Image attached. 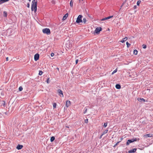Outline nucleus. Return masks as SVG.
I'll return each instance as SVG.
<instances>
[{"instance_id":"31","label":"nucleus","mask_w":153,"mask_h":153,"mask_svg":"<svg viewBox=\"0 0 153 153\" xmlns=\"http://www.w3.org/2000/svg\"><path fill=\"white\" fill-rule=\"evenodd\" d=\"M140 2H141V1H137V5H139V4H140Z\"/></svg>"},{"instance_id":"26","label":"nucleus","mask_w":153,"mask_h":153,"mask_svg":"<svg viewBox=\"0 0 153 153\" xmlns=\"http://www.w3.org/2000/svg\"><path fill=\"white\" fill-rule=\"evenodd\" d=\"M19 91H21L23 90V88L21 86L19 87Z\"/></svg>"},{"instance_id":"38","label":"nucleus","mask_w":153,"mask_h":153,"mask_svg":"<svg viewBox=\"0 0 153 153\" xmlns=\"http://www.w3.org/2000/svg\"><path fill=\"white\" fill-rule=\"evenodd\" d=\"M103 135V134H102V135L100 136V139H101V138H102V136Z\"/></svg>"},{"instance_id":"36","label":"nucleus","mask_w":153,"mask_h":153,"mask_svg":"<svg viewBox=\"0 0 153 153\" xmlns=\"http://www.w3.org/2000/svg\"><path fill=\"white\" fill-rule=\"evenodd\" d=\"M78 59H76V64L78 63Z\"/></svg>"},{"instance_id":"28","label":"nucleus","mask_w":153,"mask_h":153,"mask_svg":"<svg viewBox=\"0 0 153 153\" xmlns=\"http://www.w3.org/2000/svg\"><path fill=\"white\" fill-rule=\"evenodd\" d=\"M120 142V141L118 142L117 143H116L114 145V147H115L116 146H117Z\"/></svg>"},{"instance_id":"9","label":"nucleus","mask_w":153,"mask_h":153,"mask_svg":"<svg viewBox=\"0 0 153 153\" xmlns=\"http://www.w3.org/2000/svg\"><path fill=\"white\" fill-rule=\"evenodd\" d=\"M145 137L147 138L148 137H153V134H146L144 136Z\"/></svg>"},{"instance_id":"29","label":"nucleus","mask_w":153,"mask_h":153,"mask_svg":"<svg viewBox=\"0 0 153 153\" xmlns=\"http://www.w3.org/2000/svg\"><path fill=\"white\" fill-rule=\"evenodd\" d=\"M107 126V123H105L104 124V126L105 128Z\"/></svg>"},{"instance_id":"32","label":"nucleus","mask_w":153,"mask_h":153,"mask_svg":"<svg viewBox=\"0 0 153 153\" xmlns=\"http://www.w3.org/2000/svg\"><path fill=\"white\" fill-rule=\"evenodd\" d=\"M49 78H48L47 80V83H49Z\"/></svg>"},{"instance_id":"40","label":"nucleus","mask_w":153,"mask_h":153,"mask_svg":"<svg viewBox=\"0 0 153 153\" xmlns=\"http://www.w3.org/2000/svg\"><path fill=\"white\" fill-rule=\"evenodd\" d=\"M123 138H121V139H120V142L123 140Z\"/></svg>"},{"instance_id":"39","label":"nucleus","mask_w":153,"mask_h":153,"mask_svg":"<svg viewBox=\"0 0 153 153\" xmlns=\"http://www.w3.org/2000/svg\"><path fill=\"white\" fill-rule=\"evenodd\" d=\"M87 109H86L85 110V111H84V114L85 113H86V112H87Z\"/></svg>"},{"instance_id":"8","label":"nucleus","mask_w":153,"mask_h":153,"mask_svg":"<svg viewBox=\"0 0 153 153\" xmlns=\"http://www.w3.org/2000/svg\"><path fill=\"white\" fill-rule=\"evenodd\" d=\"M71 105V102L70 100H68L66 102V106L67 108L69 107Z\"/></svg>"},{"instance_id":"41","label":"nucleus","mask_w":153,"mask_h":153,"mask_svg":"<svg viewBox=\"0 0 153 153\" xmlns=\"http://www.w3.org/2000/svg\"><path fill=\"white\" fill-rule=\"evenodd\" d=\"M56 69L58 71H59V68H57Z\"/></svg>"},{"instance_id":"14","label":"nucleus","mask_w":153,"mask_h":153,"mask_svg":"<svg viewBox=\"0 0 153 153\" xmlns=\"http://www.w3.org/2000/svg\"><path fill=\"white\" fill-rule=\"evenodd\" d=\"M137 100L139 101H141L142 100L144 102H146L145 100L143 98H139L137 99Z\"/></svg>"},{"instance_id":"44","label":"nucleus","mask_w":153,"mask_h":153,"mask_svg":"<svg viewBox=\"0 0 153 153\" xmlns=\"http://www.w3.org/2000/svg\"><path fill=\"white\" fill-rule=\"evenodd\" d=\"M123 5V3L121 7H122Z\"/></svg>"},{"instance_id":"20","label":"nucleus","mask_w":153,"mask_h":153,"mask_svg":"<svg viewBox=\"0 0 153 153\" xmlns=\"http://www.w3.org/2000/svg\"><path fill=\"white\" fill-rule=\"evenodd\" d=\"M137 50L135 49L134 51V54L135 55H137Z\"/></svg>"},{"instance_id":"18","label":"nucleus","mask_w":153,"mask_h":153,"mask_svg":"<svg viewBox=\"0 0 153 153\" xmlns=\"http://www.w3.org/2000/svg\"><path fill=\"white\" fill-rule=\"evenodd\" d=\"M55 139V137L53 136H52L51 138L50 141L51 142H52Z\"/></svg>"},{"instance_id":"19","label":"nucleus","mask_w":153,"mask_h":153,"mask_svg":"<svg viewBox=\"0 0 153 153\" xmlns=\"http://www.w3.org/2000/svg\"><path fill=\"white\" fill-rule=\"evenodd\" d=\"M7 16V13L6 11H4L3 12V16L4 17H6Z\"/></svg>"},{"instance_id":"46","label":"nucleus","mask_w":153,"mask_h":153,"mask_svg":"<svg viewBox=\"0 0 153 153\" xmlns=\"http://www.w3.org/2000/svg\"><path fill=\"white\" fill-rule=\"evenodd\" d=\"M28 1H30L31 0H28Z\"/></svg>"},{"instance_id":"13","label":"nucleus","mask_w":153,"mask_h":153,"mask_svg":"<svg viewBox=\"0 0 153 153\" xmlns=\"http://www.w3.org/2000/svg\"><path fill=\"white\" fill-rule=\"evenodd\" d=\"M23 147V146L22 145H18L17 146L16 148L19 150L21 149Z\"/></svg>"},{"instance_id":"4","label":"nucleus","mask_w":153,"mask_h":153,"mask_svg":"<svg viewBox=\"0 0 153 153\" xmlns=\"http://www.w3.org/2000/svg\"><path fill=\"white\" fill-rule=\"evenodd\" d=\"M137 140V139L136 138H135L133 139H132L131 140H127L126 143V145L127 146L130 143H132L134 141H136Z\"/></svg>"},{"instance_id":"27","label":"nucleus","mask_w":153,"mask_h":153,"mask_svg":"<svg viewBox=\"0 0 153 153\" xmlns=\"http://www.w3.org/2000/svg\"><path fill=\"white\" fill-rule=\"evenodd\" d=\"M42 74H43V72L42 71H39V75H42Z\"/></svg>"},{"instance_id":"17","label":"nucleus","mask_w":153,"mask_h":153,"mask_svg":"<svg viewBox=\"0 0 153 153\" xmlns=\"http://www.w3.org/2000/svg\"><path fill=\"white\" fill-rule=\"evenodd\" d=\"M115 87L117 89H119L121 88L120 85L119 84H117L115 86Z\"/></svg>"},{"instance_id":"45","label":"nucleus","mask_w":153,"mask_h":153,"mask_svg":"<svg viewBox=\"0 0 153 153\" xmlns=\"http://www.w3.org/2000/svg\"><path fill=\"white\" fill-rule=\"evenodd\" d=\"M137 140H138V141H139V138H138V139H137Z\"/></svg>"},{"instance_id":"30","label":"nucleus","mask_w":153,"mask_h":153,"mask_svg":"<svg viewBox=\"0 0 153 153\" xmlns=\"http://www.w3.org/2000/svg\"><path fill=\"white\" fill-rule=\"evenodd\" d=\"M117 71V69L114 70L112 73V74H114V73H115Z\"/></svg>"},{"instance_id":"24","label":"nucleus","mask_w":153,"mask_h":153,"mask_svg":"<svg viewBox=\"0 0 153 153\" xmlns=\"http://www.w3.org/2000/svg\"><path fill=\"white\" fill-rule=\"evenodd\" d=\"M53 108H56V104L55 103H54L53 104Z\"/></svg>"},{"instance_id":"33","label":"nucleus","mask_w":153,"mask_h":153,"mask_svg":"<svg viewBox=\"0 0 153 153\" xmlns=\"http://www.w3.org/2000/svg\"><path fill=\"white\" fill-rule=\"evenodd\" d=\"M142 46L143 47V48L144 49H145L146 48V46L144 45H143Z\"/></svg>"},{"instance_id":"11","label":"nucleus","mask_w":153,"mask_h":153,"mask_svg":"<svg viewBox=\"0 0 153 153\" xmlns=\"http://www.w3.org/2000/svg\"><path fill=\"white\" fill-rule=\"evenodd\" d=\"M137 150L136 149H132L129 150L128 152V153H134Z\"/></svg>"},{"instance_id":"7","label":"nucleus","mask_w":153,"mask_h":153,"mask_svg":"<svg viewBox=\"0 0 153 153\" xmlns=\"http://www.w3.org/2000/svg\"><path fill=\"white\" fill-rule=\"evenodd\" d=\"M39 55L38 53L36 54L34 56V59L35 61L38 60L39 58Z\"/></svg>"},{"instance_id":"1","label":"nucleus","mask_w":153,"mask_h":153,"mask_svg":"<svg viewBox=\"0 0 153 153\" xmlns=\"http://www.w3.org/2000/svg\"><path fill=\"white\" fill-rule=\"evenodd\" d=\"M38 0H33L31 5V10L36 13L37 10V6Z\"/></svg>"},{"instance_id":"43","label":"nucleus","mask_w":153,"mask_h":153,"mask_svg":"<svg viewBox=\"0 0 153 153\" xmlns=\"http://www.w3.org/2000/svg\"><path fill=\"white\" fill-rule=\"evenodd\" d=\"M8 57L6 58V60L7 61H8Z\"/></svg>"},{"instance_id":"35","label":"nucleus","mask_w":153,"mask_h":153,"mask_svg":"<svg viewBox=\"0 0 153 153\" xmlns=\"http://www.w3.org/2000/svg\"><path fill=\"white\" fill-rule=\"evenodd\" d=\"M85 123H88V119H87L85 120Z\"/></svg>"},{"instance_id":"15","label":"nucleus","mask_w":153,"mask_h":153,"mask_svg":"<svg viewBox=\"0 0 153 153\" xmlns=\"http://www.w3.org/2000/svg\"><path fill=\"white\" fill-rule=\"evenodd\" d=\"M9 0H0V4H2L7 1H9Z\"/></svg>"},{"instance_id":"3","label":"nucleus","mask_w":153,"mask_h":153,"mask_svg":"<svg viewBox=\"0 0 153 153\" xmlns=\"http://www.w3.org/2000/svg\"><path fill=\"white\" fill-rule=\"evenodd\" d=\"M42 32L46 34L47 35H49L51 34L50 30L48 28H45L42 30Z\"/></svg>"},{"instance_id":"12","label":"nucleus","mask_w":153,"mask_h":153,"mask_svg":"<svg viewBox=\"0 0 153 153\" xmlns=\"http://www.w3.org/2000/svg\"><path fill=\"white\" fill-rule=\"evenodd\" d=\"M68 13H66L63 17L62 18V20H65L68 17Z\"/></svg>"},{"instance_id":"42","label":"nucleus","mask_w":153,"mask_h":153,"mask_svg":"<svg viewBox=\"0 0 153 153\" xmlns=\"http://www.w3.org/2000/svg\"><path fill=\"white\" fill-rule=\"evenodd\" d=\"M66 127L67 128H69V127L68 126H66Z\"/></svg>"},{"instance_id":"25","label":"nucleus","mask_w":153,"mask_h":153,"mask_svg":"<svg viewBox=\"0 0 153 153\" xmlns=\"http://www.w3.org/2000/svg\"><path fill=\"white\" fill-rule=\"evenodd\" d=\"M83 22L84 23H86V18H83Z\"/></svg>"},{"instance_id":"22","label":"nucleus","mask_w":153,"mask_h":153,"mask_svg":"<svg viewBox=\"0 0 153 153\" xmlns=\"http://www.w3.org/2000/svg\"><path fill=\"white\" fill-rule=\"evenodd\" d=\"M126 44L127 45V46L128 48L131 45L128 42H126Z\"/></svg>"},{"instance_id":"37","label":"nucleus","mask_w":153,"mask_h":153,"mask_svg":"<svg viewBox=\"0 0 153 153\" xmlns=\"http://www.w3.org/2000/svg\"><path fill=\"white\" fill-rule=\"evenodd\" d=\"M27 6L28 7H30V4L29 3H28L27 4Z\"/></svg>"},{"instance_id":"10","label":"nucleus","mask_w":153,"mask_h":153,"mask_svg":"<svg viewBox=\"0 0 153 153\" xmlns=\"http://www.w3.org/2000/svg\"><path fill=\"white\" fill-rule=\"evenodd\" d=\"M113 17V16H108V17H106V18H103L102 19H101V21H104L105 20H106V19H110L111 18H112Z\"/></svg>"},{"instance_id":"6","label":"nucleus","mask_w":153,"mask_h":153,"mask_svg":"<svg viewBox=\"0 0 153 153\" xmlns=\"http://www.w3.org/2000/svg\"><path fill=\"white\" fill-rule=\"evenodd\" d=\"M57 92L59 94V95L62 97H64V95L63 94L62 91L60 89H58L57 91Z\"/></svg>"},{"instance_id":"16","label":"nucleus","mask_w":153,"mask_h":153,"mask_svg":"<svg viewBox=\"0 0 153 153\" xmlns=\"http://www.w3.org/2000/svg\"><path fill=\"white\" fill-rule=\"evenodd\" d=\"M128 39V38L127 37H126L124 38L120 42L122 43L124 42L126 40Z\"/></svg>"},{"instance_id":"23","label":"nucleus","mask_w":153,"mask_h":153,"mask_svg":"<svg viewBox=\"0 0 153 153\" xmlns=\"http://www.w3.org/2000/svg\"><path fill=\"white\" fill-rule=\"evenodd\" d=\"M70 5L71 7H72L73 6V2L72 0H71L70 2Z\"/></svg>"},{"instance_id":"21","label":"nucleus","mask_w":153,"mask_h":153,"mask_svg":"<svg viewBox=\"0 0 153 153\" xmlns=\"http://www.w3.org/2000/svg\"><path fill=\"white\" fill-rule=\"evenodd\" d=\"M108 131V130L107 129L105 130L102 133L104 135L105 134L107 133Z\"/></svg>"},{"instance_id":"34","label":"nucleus","mask_w":153,"mask_h":153,"mask_svg":"<svg viewBox=\"0 0 153 153\" xmlns=\"http://www.w3.org/2000/svg\"><path fill=\"white\" fill-rule=\"evenodd\" d=\"M54 53H51V56L53 57L54 56Z\"/></svg>"},{"instance_id":"2","label":"nucleus","mask_w":153,"mask_h":153,"mask_svg":"<svg viewBox=\"0 0 153 153\" xmlns=\"http://www.w3.org/2000/svg\"><path fill=\"white\" fill-rule=\"evenodd\" d=\"M82 15H79L77 17L76 22L77 23H82Z\"/></svg>"},{"instance_id":"5","label":"nucleus","mask_w":153,"mask_h":153,"mask_svg":"<svg viewBox=\"0 0 153 153\" xmlns=\"http://www.w3.org/2000/svg\"><path fill=\"white\" fill-rule=\"evenodd\" d=\"M102 28L100 27H97L94 30V32L98 34L99 33L100 31L102 30Z\"/></svg>"}]
</instances>
